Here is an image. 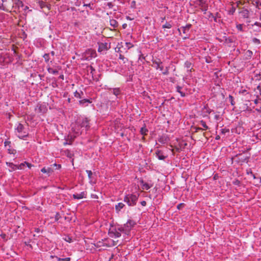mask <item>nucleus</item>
<instances>
[{"instance_id": "nucleus-1", "label": "nucleus", "mask_w": 261, "mask_h": 261, "mask_svg": "<svg viewBox=\"0 0 261 261\" xmlns=\"http://www.w3.org/2000/svg\"><path fill=\"white\" fill-rule=\"evenodd\" d=\"M90 127L89 120L87 118L78 119L72 126V132L76 135L82 134L85 130L86 132Z\"/></svg>"}, {"instance_id": "nucleus-2", "label": "nucleus", "mask_w": 261, "mask_h": 261, "mask_svg": "<svg viewBox=\"0 0 261 261\" xmlns=\"http://www.w3.org/2000/svg\"><path fill=\"white\" fill-rule=\"evenodd\" d=\"M139 196V194H128L124 196L123 201L129 206H134L137 204Z\"/></svg>"}, {"instance_id": "nucleus-3", "label": "nucleus", "mask_w": 261, "mask_h": 261, "mask_svg": "<svg viewBox=\"0 0 261 261\" xmlns=\"http://www.w3.org/2000/svg\"><path fill=\"white\" fill-rule=\"evenodd\" d=\"M15 130V132L18 134L17 135V136L20 139H23L24 138L27 137L28 136V133H27L25 131V128L24 126L20 123H18L17 124V126H16Z\"/></svg>"}, {"instance_id": "nucleus-4", "label": "nucleus", "mask_w": 261, "mask_h": 261, "mask_svg": "<svg viewBox=\"0 0 261 261\" xmlns=\"http://www.w3.org/2000/svg\"><path fill=\"white\" fill-rule=\"evenodd\" d=\"M234 158L237 159V161L238 163H242L244 162L247 163L250 156L244 155L243 153H239L236 155Z\"/></svg>"}, {"instance_id": "nucleus-5", "label": "nucleus", "mask_w": 261, "mask_h": 261, "mask_svg": "<svg viewBox=\"0 0 261 261\" xmlns=\"http://www.w3.org/2000/svg\"><path fill=\"white\" fill-rule=\"evenodd\" d=\"M96 51L91 49L87 50L85 54V57L86 60H89L96 57Z\"/></svg>"}, {"instance_id": "nucleus-6", "label": "nucleus", "mask_w": 261, "mask_h": 261, "mask_svg": "<svg viewBox=\"0 0 261 261\" xmlns=\"http://www.w3.org/2000/svg\"><path fill=\"white\" fill-rule=\"evenodd\" d=\"M239 13L243 18H249L250 16V13L247 9L244 7L240 8Z\"/></svg>"}, {"instance_id": "nucleus-7", "label": "nucleus", "mask_w": 261, "mask_h": 261, "mask_svg": "<svg viewBox=\"0 0 261 261\" xmlns=\"http://www.w3.org/2000/svg\"><path fill=\"white\" fill-rule=\"evenodd\" d=\"M198 6L200 7L202 11L205 14L208 9V5L204 0H198Z\"/></svg>"}, {"instance_id": "nucleus-8", "label": "nucleus", "mask_w": 261, "mask_h": 261, "mask_svg": "<svg viewBox=\"0 0 261 261\" xmlns=\"http://www.w3.org/2000/svg\"><path fill=\"white\" fill-rule=\"evenodd\" d=\"M86 172L88 174L89 182L91 184H95L96 183V180L94 177V175L95 174H93L91 170H87Z\"/></svg>"}, {"instance_id": "nucleus-9", "label": "nucleus", "mask_w": 261, "mask_h": 261, "mask_svg": "<svg viewBox=\"0 0 261 261\" xmlns=\"http://www.w3.org/2000/svg\"><path fill=\"white\" fill-rule=\"evenodd\" d=\"M174 24V23L172 21L166 22L164 24V29H171L169 30V33L170 35H172L174 33V29L172 28V27Z\"/></svg>"}, {"instance_id": "nucleus-10", "label": "nucleus", "mask_w": 261, "mask_h": 261, "mask_svg": "<svg viewBox=\"0 0 261 261\" xmlns=\"http://www.w3.org/2000/svg\"><path fill=\"white\" fill-rule=\"evenodd\" d=\"M108 44L107 43H100L99 44V47L98 51L101 52L103 50H107L109 49Z\"/></svg>"}, {"instance_id": "nucleus-11", "label": "nucleus", "mask_w": 261, "mask_h": 261, "mask_svg": "<svg viewBox=\"0 0 261 261\" xmlns=\"http://www.w3.org/2000/svg\"><path fill=\"white\" fill-rule=\"evenodd\" d=\"M152 66L155 67L156 69L160 68L161 70L163 69L162 62L159 61L154 60L153 61Z\"/></svg>"}, {"instance_id": "nucleus-12", "label": "nucleus", "mask_w": 261, "mask_h": 261, "mask_svg": "<svg viewBox=\"0 0 261 261\" xmlns=\"http://www.w3.org/2000/svg\"><path fill=\"white\" fill-rule=\"evenodd\" d=\"M86 193L85 192H82L80 193H75L73 195V198L74 199H81L83 198H85L86 196Z\"/></svg>"}, {"instance_id": "nucleus-13", "label": "nucleus", "mask_w": 261, "mask_h": 261, "mask_svg": "<svg viewBox=\"0 0 261 261\" xmlns=\"http://www.w3.org/2000/svg\"><path fill=\"white\" fill-rule=\"evenodd\" d=\"M192 25L191 24H188L185 27H181L180 29H178V31H180L181 30L184 34H187L188 33L189 30L191 28Z\"/></svg>"}, {"instance_id": "nucleus-14", "label": "nucleus", "mask_w": 261, "mask_h": 261, "mask_svg": "<svg viewBox=\"0 0 261 261\" xmlns=\"http://www.w3.org/2000/svg\"><path fill=\"white\" fill-rule=\"evenodd\" d=\"M125 206V204L122 202H119L115 205V210L117 213H119L121 210Z\"/></svg>"}, {"instance_id": "nucleus-15", "label": "nucleus", "mask_w": 261, "mask_h": 261, "mask_svg": "<svg viewBox=\"0 0 261 261\" xmlns=\"http://www.w3.org/2000/svg\"><path fill=\"white\" fill-rule=\"evenodd\" d=\"M41 171L43 173H46L48 175H49L50 173H51L54 172V170L51 168H50V167H48L47 168H46L45 167H44L41 170Z\"/></svg>"}, {"instance_id": "nucleus-16", "label": "nucleus", "mask_w": 261, "mask_h": 261, "mask_svg": "<svg viewBox=\"0 0 261 261\" xmlns=\"http://www.w3.org/2000/svg\"><path fill=\"white\" fill-rule=\"evenodd\" d=\"M148 132V130L147 128L146 127L145 125L144 126L141 127L140 129V134L142 135H143V136L146 135ZM142 138L144 139V137H143Z\"/></svg>"}, {"instance_id": "nucleus-17", "label": "nucleus", "mask_w": 261, "mask_h": 261, "mask_svg": "<svg viewBox=\"0 0 261 261\" xmlns=\"http://www.w3.org/2000/svg\"><path fill=\"white\" fill-rule=\"evenodd\" d=\"M253 52L250 50H248L245 53V59L249 60L252 58Z\"/></svg>"}, {"instance_id": "nucleus-18", "label": "nucleus", "mask_w": 261, "mask_h": 261, "mask_svg": "<svg viewBox=\"0 0 261 261\" xmlns=\"http://www.w3.org/2000/svg\"><path fill=\"white\" fill-rule=\"evenodd\" d=\"M75 137H76V136H72L71 135H68V136H66L65 138L69 142H70V145H71L72 143V142L73 141V140H74Z\"/></svg>"}, {"instance_id": "nucleus-19", "label": "nucleus", "mask_w": 261, "mask_h": 261, "mask_svg": "<svg viewBox=\"0 0 261 261\" xmlns=\"http://www.w3.org/2000/svg\"><path fill=\"white\" fill-rule=\"evenodd\" d=\"M110 24L114 28H116L118 27V22L116 20L113 19L110 20Z\"/></svg>"}, {"instance_id": "nucleus-20", "label": "nucleus", "mask_w": 261, "mask_h": 261, "mask_svg": "<svg viewBox=\"0 0 261 261\" xmlns=\"http://www.w3.org/2000/svg\"><path fill=\"white\" fill-rule=\"evenodd\" d=\"M50 257L51 258L56 257L58 261H70V260H71V258L70 257H66V258H60L57 256H53V255H51Z\"/></svg>"}, {"instance_id": "nucleus-21", "label": "nucleus", "mask_w": 261, "mask_h": 261, "mask_svg": "<svg viewBox=\"0 0 261 261\" xmlns=\"http://www.w3.org/2000/svg\"><path fill=\"white\" fill-rule=\"evenodd\" d=\"M111 90H112V93L113 94H114L115 96H117L118 95L120 94V90L119 88H115L113 89H110Z\"/></svg>"}, {"instance_id": "nucleus-22", "label": "nucleus", "mask_w": 261, "mask_h": 261, "mask_svg": "<svg viewBox=\"0 0 261 261\" xmlns=\"http://www.w3.org/2000/svg\"><path fill=\"white\" fill-rule=\"evenodd\" d=\"M185 66L186 67L188 70L189 69V71L191 72L192 68V63L190 61H187L185 63Z\"/></svg>"}, {"instance_id": "nucleus-23", "label": "nucleus", "mask_w": 261, "mask_h": 261, "mask_svg": "<svg viewBox=\"0 0 261 261\" xmlns=\"http://www.w3.org/2000/svg\"><path fill=\"white\" fill-rule=\"evenodd\" d=\"M135 224H136L135 222L133 220H129L127 221L126 223L125 224V226L127 227H132L134 226L135 225Z\"/></svg>"}, {"instance_id": "nucleus-24", "label": "nucleus", "mask_w": 261, "mask_h": 261, "mask_svg": "<svg viewBox=\"0 0 261 261\" xmlns=\"http://www.w3.org/2000/svg\"><path fill=\"white\" fill-rule=\"evenodd\" d=\"M156 156L161 160H163V152L161 150H158L156 152Z\"/></svg>"}, {"instance_id": "nucleus-25", "label": "nucleus", "mask_w": 261, "mask_h": 261, "mask_svg": "<svg viewBox=\"0 0 261 261\" xmlns=\"http://www.w3.org/2000/svg\"><path fill=\"white\" fill-rule=\"evenodd\" d=\"M176 91L180 93L181 97H185V93L181 91L182 87L179 86H176Z\"/></svg>"}, {"instance_id": "nucleus-26", "label": "nucleus", "mask_w": 261, "mask_h": 261, "mask_svg": "<svg viewBox=\"0 0 261 261\" xmlns=\"http://www.w3.org/2000/svg\"><path fill=\"white\" fill-rule=\"evenodd\" d=\"M84 95V93L82 91H81L80 92L76 91L74 93V95L75 97L77 98H80V99H81L83 97H82V95Z\"/></svg>"}, {"instance_id": "nucleus-27", "label": "nucleus", "mask_w": 261, "mask_h": 261, "mask_svg": "<svg viewBox=\"0 0 261 261\" xmlns=\"http://www.w3.org/2000/svg\"><path fill=\"white\" fill-rule=\"evenodd\" d=\"M7 165L12 169V170H15L17 169V165L12 163L6 162Z\"/></svg>"}, {"instance_id": "nucleus-28", "label": "nucleus", "mask_w": 261, "mask_h": 261, "mask_svg": "<svg viewBox=\"0 0 261 261\" xmlns=\"http://www.w3.org/2000/svg\"><path fill=\"white\" fill-rule=\"evenodd\" d=\"M141 183H142V188L143 190H147L149 189H150V186L148 184H147L146 182H144L143 181H142Z\"/></svg>"}, {"instance_id": "nucleus-29", "label": "nucleus", "mask_w": 261, "mask_h": 261, "mask_svg": "<svg viewBox=\"0 0 261 261\" xmlns=\"http://www.w3.org/2000/svg\"><path fill=\"white\" fill-rule=\"evenodd\" d=\"M110 233L111 234H113V236L115 237V238H119L120 237H121V233L120 232H119L118 231L116 230V229L114 231H113V230L111 231L110 232Z\"/></svg>"}, {"instance_id": "nucleus-30", "label": "nucleus", "mask_w": 261, "mask_h": 261, "mask_svg": "<svg viewBox=\"0 0 261 261\" xmlns=\"http://www.w3.org/2000/svg\"><path fill=\"white\" fill-rule=\"evenodd\" d=\"M47 71L49 73H51L53 74H57L58 73V71L56 69H54L51 67H48L47 68Z\"/></svg>"}, {"instance_id": "nucleus-31", "label": "nucleus", "mask_w": 261, "mask_h": 261, "mask_svg": "<svg viewBox=\"0 0 261 261\" xmlns=\"http://www.w3.org/2000/svg\"><path fill=\"white\" fill-rule=\"evenodd\" d=\"M80 105L84 106L86 103H91V101L89 99H83L79 101Z\"/></svg>"}, {"instance_id": "nucleus-32", "label": "nucleus", "mask_w": 261, "mask_h": 261, "mask_svg": "<svg viewBox=\"0 0 261 261\" xmlns=\"http://www.w3.org/2000/svg\"><path fill=\"white\" fill-rule=\"evenodd\" d=\"M200 123L201 124V125L203 127L204 130H207L208 129H209V127L208 126L206 125L205 122L203 120H201L200 121Z\"/></svg>"}, {"instance_id": "nucleus-33", "label": "nucleus", "mask_w": 261, "mask_h": 261, "mask_svg": "<svg viewBox=\"0 0 261 261\" xmlns=\"http://www.w3.org/2000/svg\"><path fill=\"white\" fill-rule=\"evenodd\" d=\"M233 42V38L232 37L226 38L225 39V42L227 44H229Z\"/></svg>"}, {"instance_id": "nucleus-34", "label": "nucleus", "mask_w": 261, "mask_h": 261, "mask_svg": "<svg viewBox=\"0 0 261 261\" xmlns=\"http://www.w3.org/2000/svg\"><path fill=\"white\" fill-rule=\"evenodd\" d=\"M254 2L255 3H253V5H255L256 8L259 9L261 7V2L259 1H255Z\"/></svg>"}, {"instance_id": "nucleus-35", "label": "nucleus", "mask_w": 261, "mask_h": 261, "mask_svg": "<svg viewBox=\"0 0 261 261\" xmlns=\"http://www.w3.org/2000/svg\"><path fill=\"white\" fill-rule=\"evenodd\" d=\"M228 100L232 106H234L235 105V102L234 101L233 97L232 95H229Z\"/></svg>"}, {"instance_id": "nucleus-36", "label": "nucleus", "mask_w": 261, "mask_h": 261, "mask_svg": "<svg viewBox=\"0 0 261 261\" xmlns=\"http://www.w3.org/2000/svg\"><path fill=\"white\" fill-rule=\"evenodd\" d=\"M64 240L68 243H71L72 242V238L69 237V236H66L64 238Z\"/></svg>"}, {"instance_id": "nucleus-37", "label": "nucleus", "mask_w": 261, "mask_h": 261, "mask_svg": "<svg viewBox=\"0 0 261 261\" xmlns=\"http://www.w3.org/2000/svg\"><path fill=\"white\" fill-rule=\"evenodd\" d=\"M8 152L10 154H15L16 152V150L14 149H13L11 148V147L10 148H8Z\"/></svg>"}, {"instance_id": "nucleus-38", "label": "nucleus", "mask_w": 261, "mask_h": 261, "mask_svg": "<svg viewBox=\"0 0 261 261\" xmlns=\"http://www.w3.org/2000/svg\"><path fill=\"white\" fill-rule=\"evenodd\" d=\"M43 58L45 62H48L50 60L49 54H45L43 56Z\"/></svg>"}, {"instance_id": "nucleus-39", "label": "nucleus", "mask_w": 261, "mask_h": 261, "mask_svg": "<svg viewBox=\"0 0 261 261\" xmlns=\"http://www.w3.org/2000/svg\"><path fill=\"white\" fill-rule=\"evenodd\" d=\"M39 5L41 8H43L46 7V3L42 1H39Z\"/></svg>"}, {"instance_id": "nucleus-40", "label": "nucleus", "mask_w": 261, "mask_h": 261, "mask_svg": "<svg viewBox=\"0 0 261 261\" xmlns=\"http://www.w3.org/2000/svg\"><path fill=\"white\" fill-rule=\"evenodd\" d=\"M236 8L234 7H232L231 8V9H230V10L229 11V14H231V15H233L234 14V13L236 11Z\"/></svg>"}, {"instance_id": "nucleus-41", "label": "nucleus", "mask_w": 261, "mask_h": 261, "mask_svg": "<svg viewBox=\"0 0 261 261\" xmlns=\"http://www.w3.org/2000/svg\"><path fill=\"white\" fill-rule=\"evenodd\" d=\"M119 59L123 61V63H125L126 61H127V59L125 58L124 56L121 54L119 55Z\"/></svg>"}, {"instance_id": "nucleus-42", "label": "nucleus", "mask_w": 261, "mask_h": 261, "mask_svg": "<svg viewBox=\"0 0 261 261\" xmlns=\"http://www.w3.org/2000/svg\"><path fill=\"white\" fill-rule=\"evenodd\" d=\"M252 41L253 42V43L257 44H260V40L256 38H253L252 39Z\"/></svg>"}, {"instance_id": "nucleus-43", "label": "nucleus", "mask_w": 261, "mask_h": 261, "mask_svg": "<svg viewBox=\"0 0 261 261\" xmlns=\"http://www.w3.org/2000/svg\"><path fill=\"white\" fill-rule=\"evenodd\" d=\"M11 143L9 141H5L4 142V145L5 147L8 146V147L10 148L11 147Z\"/></svg>"}, {"instance_id": "nucleus-44", "label": "nucleus", "mask_w": 261, "mask_h": 261, "mask_svg": "<svg viewBox=\"0 0 261 261\" xmlns=\"http://www.w3.org/2000/svg\"><path fill=\"white\" fill-rule=\"evenodd\" d=\"M232 183L233 185H237L238 186H240V184H241L240 181L238 179H235L233 181Z\"/></svg>"}, {"instance_id": "nucleus-45", "label": "nucleus", "mask_w": 261, "mask_h": 261, "mask_svg": "<svg viewBox=\"0 0 261 261\" xmlns=\"http://www.w3.org/2000/svg\"><path fill=\"white\" fill-rule=\"evenodd\" d=\"M25 166V162L24 163H22L21 164H20V165H17V169H23V167Z\"/></svg>"}, {"instance_id": "nucleus-46", "label": "nucleus", "mask_w": 261, "mask_h": 261, "mask_svg": "<svg viewBox=\"0 0 261 261\" xmlns=\"http://www.w3.org/2000/svg\"><path fill=\"white\" fill-rule=\"evenodd\" d=\"M66 155L69 158H72L73 156V154L70 152L68 150H66Z\"/></svg>"}, {"instance_id": "nucleus-47", "label": "nucleus", "mask_w": 261, "mask_h": 261, "mask_svg": "<svg viewBox=\"0 0 261 261\" xmlns=\"http://www.w3.org/2000/svg\"><path fill=\"white\" fill-rule=\"evenodd\" d=\"M185 203H179V204L177 205V208L178 210H181V209H182L185 206Z\"/></svg>"}, {"instance_id": "nucleus-48", "label": "nucleus", "mask_w": 261, "mask_h": 261, "mask_svg": "<svg viewBox=\"0 0 261 261\" xmlns=\"http://www.w3.org/2000/svg\"><path fill=\"white\" fill-rule=\"evenodd\" d=\"M229 129H226V128H222L221 129V133L222 134H225L227 132H229Z\"/></svg>"}, {"instance_id": "nucleus-49", "label": "nucleus", "mask_w": 261, "mask_h": 261, "mask_svg": "<svg viewBox=\"0 0 261 261\" xmlns=\"http://www.w3.org/2000/svg\"><path fill=\"white\" fill-rule=\"evenodd\" d=\"M136 6V3L135 1H133L130 3V7L133 8H135Z\"/></svg>"}, {"instance_id": "nucleus-50", "label": "nucleus", "mask_w": 261, "mask_h": 261, "mask_svg": "<svg viewBox=\"0 0 261 261\" xmlns=\"http://www.w3.org/2000/svg\"><path fill=\"white\" fill-rule=\"evenodd\" d=\"M166 81L167 82H170L171 83H174V78H172V77H170L169 79H166Z\"/></svg>"}, {"instance_id": "nucleus-51", "label": "nucleus", "mask_w": 261, "mask_h": 261, "mask_svg": "<svg viewBox=\"0 0 261 261\" xmlns=\"http://www.w3.org/2000/svg\"><path fill=\"white\" fill-rule=\"evenodd\" d=\"M208 17L209 18H211V17H212V18H214V19L215 21H217V18L216 17H214L213 13H212L211 12H209V14H208Z\"/></svg>"}, {"instance_id": "nucleus-52", "label": "nucleus", "mask_w": 261, "mask_h": 261, "mask_svg": "<svg viewBox=\"0 0 261 261\" xmlns=\"http://www.w3.org/2000/svg\"><path fill=\"white\" fill-rule=\"evenodd\" d=\"M237 28L238 30L242 31L243 30V25L241 24H238L237 25Z\"/></svg>"}, {"instance_id": "nucleus-53", "label": "nucleus", "mask_w": 261, "mask_h": 261, "mask_svg": "<svg viewBox=\"0 0 261 261\" xmlns=\"http://www.w3.org/2000/svg\"><path fill=\"white\" fill-rule=\"evenodd\" d=\"M156 3H158V6L159 8H162V7L163 6V4L162 3L161 1V4L159 3L158 0L156 1Z\"/></svg>"}, {"instance_id": "nucleus-54", "label": "nucleus", "mask_w": 261, "mask_h": 261, "mask_svg": "<svg viewBox=\"0 0 261 261\" xmlns=\"http://www.w3.org/2000/svg\"><path fill=\"white\" fill-rule=\"evenodd\" d=\"M25 165H26L29 168H31L32 166H33L32 164L27 162H25Z\"/></svg>"}, {"instance_id": "nucleus-55", "label": "nucleus", "mask_w": 261, "mask_h": 261, "mask_svg": "<svg viewBox=\"0 0 261 261\" xmlns=\"http://www.w3.org/2000/svg\"><path fill=\"white\" fill-rule=\"evenodd\" d=\"M63 145L64 146L66 145H70V142H69L65 138V141L63 142Z\"/></svg>"}, {"instance_id": "nucleus-56", "label": "nucleus", "mask_w": 261, "mask_h": 261, "mask_svg": "<svg viewBox=\"0 0 261 261\" xmlns=\"http://www.w3.org/2000/svg\"><path fill=\"white\" fill-rule=\"evenodd\" d=\"M214 118L216 120H219L220 119V116L219 115H215L214 116Z\"/></svg>"}, {"instance_id": "nucleus-57", "label": "nucleus", "mask_w": 261, "mask_h": 261, "mask_svg": "<svg viewBox=\"0 0 261 261\" xmlns=\"http://www.w3.org/2000/svg\"><path fill=\"white\" fill-rule=\"evenodd\" d=\"M254 25L260 27H261V23H260L259 22H257V21H256L254 23Z\"/></svg>"}, {"instance_id": "nucleus-58", "label": "nucleus", "mask_w": 261, "mask_h": 261, "mask_svg": "<svg viewBox=\"0 0 261 261\" xmlns=\"http://www.w3.org/2000/svg\"><path fill=\"white\" fill-rule=\"evenodd\" d=\"M89 68H90V72L91 73H92L93 72L95 71V69L92 66H90Z\"/></svg>"}, {"instance_id": "nucleus-59", "label": "nucleus", "mask_w": 261, "mask_h": 261, "mask_svg": "<svg viewBox=\"0 0 261 261\" xmlns=\"http://www.w3.org/2000/svg\"><path fill=\"white\" fill-rule=\"evenodd\" d=\"M141 204L142 206H146V202L145 201H144V200L142 201L141 202Z\"/></svg>"}, {"instance_id": "nucleus-60", "label": "nucleus", "mask_w": 261, "mask_h": 261, "mask_svg": "<svg viewBox=\"0 0 261 261\" xmlns=\"http://www.w3.org/2000/svg\"><path fill=\"white\" fill-rule=\"evenodd\" d=\"M236 4H237V7H238L240 5H242L243 4V3L240 1H237L236 2Z\"/></svg>"}, {"instance_id": "nucleus-61", "label": "nucleus", "mask_w": 261, "mask_h": 261, "mask_svg": "<svg viewBox=\"0 0 261 261\" xmlns=\"http://www.w3.org/2000/svg\"><path fill=\"white\" fill-rule=\"evenodd\" d=\"M126 45L128 48H129L130 47H131L132 46V45H131V43L129 42H126Z\"/></svg>"}, {"instance_id": "nucleus-62", "label": "nucleus", "mask_w": 261, "mask_h": 261, "mask_svg": "<svg viewBox=\"0 0 261 261\" xmlns=\"http://www.w3.org/2000/svg\"><path fill=\"white\" fill-rule=\"evenodd\" d=\"M119 232H123L124 231V228L123 227H119L118 229Z\"/></svg>"}, {"instance_id": "nucleus-63", "label": "nucleus", "mask_w": 261, "mask_h": 261, "mask_svg": "<svg viewBox=\"0 0 261 261\" xmlns=\"http://www.w3.org/2000/svg\"><path fill=\"white\" fill-rule=\"evenodd\" d=\"M203 130V129L202 128H200V127H196L195 128V132H197L199 130Z\"/></svg>"}, {"instance_id": "nucleus-64", "label": "nucleus", "mask_w": 261, "mask_h": 261, "mask_svg": "<svg viewBox=\"0 0 261 261\" xmlns=\"http://www.w3.org/2000/svg\"><path fill=\"white\" fill-rule=\"evenodd\" d=\"M140 60L142 61L143 59H145V57H144L142 55H141L140 57H139V59Z\"/></svg>"}]
</instances>
